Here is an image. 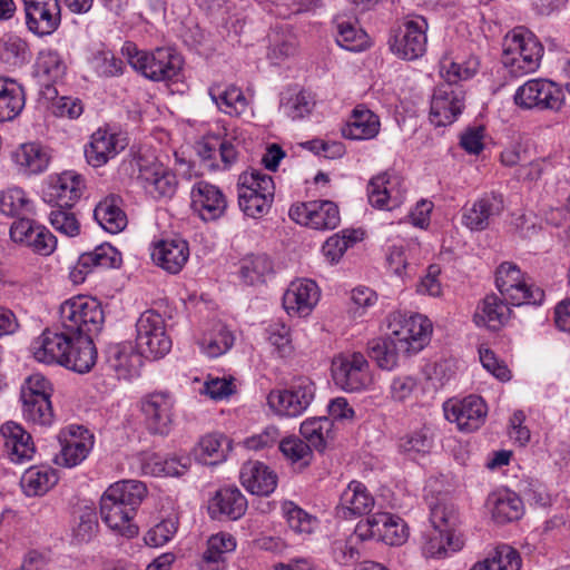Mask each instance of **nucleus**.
<instances>
[{
	"mask_svg": "<svg viewBox=\"0 0 570 570\" xmlns=\"http://www.w3.org/2000/svg\"><path fill=\"white\" fill-rule=\"evenodd\" d=\"M495 285L501 297L487 295L478 306L474 321L479 326L497 331L510 318L509 305H540L544 299V291L535 286L517 264L503 262L495 273Z\"/></svg>",
	"mask_w": 570,
	"mask_h": 570,
	"instance_id": "1",
	"label": "nucleus"
},
{
	"mask_svg": "<svg viewBox=\"0 0 570 570\" xmlns=\"http://www.w3.org/2000/svg\"><path fill=\"white\" fill-rule=\"evenodd\" d=\"M387 337L373 338L367 344V353L382 370L396 366L400 355L420 352L430 341L432 324L421 314L405 315L392 313L389 317Z\"/></svg>",
	"mask_w": 570,
	"mask_h": 570,
	"instance_id": "2",
	"label": "nucleus"
},
{
	"mask_svg": "<svg viewBox=\"0 0 570 570\" xmlns=\"http://www.w3.org/2000/svg\"><path fill=\"white\" fill-rule=\"evenodd\" d=\"M501 62L513 77L538 70L543 56V46L537 36L524 27L514 28L503 40Z\"/></svg>",
	"mask_w": 570,
	"mask_h": 570,
	"instance_id": "3",
	"label": "nucleus"
},
{
	"mask_svg": "<svg viewBox=\"0 0 570 570\" xmlns=\"http://www.w3.org/2000/svg\"><path fill=\"white\" fill-rule=\"evenodd\" d=\"M121 53L129 65L153 81H166L177 77L183 68L181 56L173 48L161 47L153 51L138 50L131 41L122 45Z\"/></svg>",
	"mask_w": 570,
	"mask_h": 570,
	"instance_id": "4",
	"label": "nucleus"
},
{
	"mask_svg": "<svg viewBox=\"0 0 570 570\" xmlns=\"http://www.w3.org/2000/svg\"><path fill=\"white\" fill-rule=\"evenodd\" d=\"M60 325L73 336L94 338L104 325L105 314L100 302L78 295L65 301L59 308Z\"/></svg>",
	"mask_w": 570,
	"mask_h": 570,
	"instance_id": "5",
	"label": "nucleus"
},
{
	"mask_svg": "<svg viewBox=\"0 0 570 570\" xmlns=\"http://www.w3.org/2000/svg\"><path fill=\"white\" fill-rule=\"evenodd\" d=\"M316 386L307 376L294 377L287 387L272 390L267 395L269 407L278 415L297 417L311 405Z\"/></svg>",
	"mask_w": 570,
	"mask_h": 570,
	"instance_id": "6",
	"label": "nucleus"
},
{
	"mask_svg": "<svg viewBox=\"0 0 570 570\" xmlns=\"http://www.w3.org/2000/svg\"><path fill=\"white\" fill-rule=\"evenodd\" d=\"M560 85L546 78H534L521 85L513 96L514 104L523 110L559 111L564 105Z\"/></svg>",
	"mask_w": 570,
	"mask_h": 570,
	"instance_id": "7",
	"label": "nucleus"
},
{
	"mask_svg": "<svg viewBox=\"0 0 570 570\" xmlns=\"http://www.w3.org/2000/svg\"><path fill=\"white\" fill-rule=\"evenodd\" d=\"M136 345L145 357L158 360L167 355L173 346L161 314L147 309L136 322Z\"/></svg>",
	"mask_w": 570,
	"mask_h": 570,
	"instance_id": "8",
	"label": "nucleus"
},
{
	"mask_svg": "<svg viewBox=\"0 0 570 570\" xmlns=\"http://www.w3.org/2000/svg\"><path fill=\"white\" fill-rule=\"evenodd\" d=\"M332 377L346 392H360L371 383L368 363L360 352L341 353L332 361Z\"/></svg>",
	"mask_w": 570,
	"mask_h": 570,
	"instance_id": "9",
	"label": "nucleus"
},
{
	"mask_svg": "<svg viewBox=\"0 0 570 570\" xmlns=\"http://www.w3.org/2000/svg\"><path fill=\"white\" fill-rule=\"evenodd\" d=\"M288 215L296 223L317 230L334 229L341 222L338 206L332 200L295 204Z\"/></svg>",
	"mask_w": 570,
	"mask_h": 570,
	"instance_id": "10",
	"label": "nucleus"
},
{
	"mask_svg": "<svg viewBox=\"0 0 570 570\" xmlns=\"http://www.w3.org/2000/svg\"><path fill=\"white\" fill-rule=\"evenodd\" d=\"M428 22L417 17L405 21L390 40L393 53L404 60H415L422 57L426 50Z\"/></svg>",
	"mask_w": 570,
	"mask_h": 570,
	"instance_id": "11",
	"label": "nucleus"
},
{
	"mask_svg": "<svg viewBox=\"0 0 570 570\" xmlns=\"http://www.w3.org/2000/svg\"><path fill=\"white\" fill-rule=\"evenodd\" d=\"M465 94L461 86L440 85L432 96L430 120L436 127L451 125L464 108Z\"/></svg>",
	"mask_w": 570,
	"mask_h": 570,
	"instance_id": "12",
	"label": "nucleus"
},
{
	"mask_svg": "<svg viewBox=\"0 0 570 570\" xmlns=\"http://www.w3.org/2000/svg\"><path fill=\"white\" fill-rule=\"evenodd\" d=\"M443 410L446 420L456 423L458 429L463 432L478 430L484 423L488 413L484 401L478 395L450 400L444 403Z\"/></svg>",
	"mask_w": 570,
	"mask_h": 570,
	"instance_id": "13",
	"label": "nucleus"
},
{
	"mask_svg": "<svg viewBox=\"0 0 570 570\" xmlns=\"http://www.w3.org/2000/svg\"><path fill=\"white\" fill-rule=\"evenodd\" d=\"M72 334L61 327L58 330L47 328L31 344L33 357L43 364L61 365L66 362L67 351L72 343Z\"/></svg>",
	"mask_w": 570,
	"mask_h": 570,
	"instance_id": "14",
	"label": "nucleus"
},
{
	"mask_svg": "<svg viewBox=\"0 0 570 570\" xmlns=\"http://www.w3.org/2000/svg\"><path fill=\"white\" fill-rule=\"evenodd\" d=\"M29 31L39 37L53 33L61 22L58 0H22Z\"/></svg>",
	"mask_w": 570,
	"mask_h": 570,
	"instance_id": "15",
	"label": "nucleus"
},
{
	"mask_svg": "<svg viewBox=\"0 0 570 570\" xmlns=\"http://www.w3.org/2000/svg\"><path fill=\"white\" fill-rule=\"evenodd\" d=\"M175 401L169 393L154 392L141 399L147 429L153 434L167 435L173 422Z\"/></svg>",
	"mask_w": 570,
	"mask_h": 570,
	"instance_id": "16",
	"label": "nucleus"
},
{
	"mask_svg": "<svg viewBox=\"0 0 570 570\" xmlns=\"http://www.w3.org/2000/svg\"><path fill=\"white\" fill-rule=\"evenodd\" d=\"M191 208L205 222L224 216L227 199L219 187L205 180L197 181L190 191Z\"/></svg>",
	"mask_w": 570,
	"mask_h": 570,
	"instance_id": "17",
	"label": "nucleus"
},
{
	"mask_svg": "<svg viewBox=\"0 0 570 570\" xmlns=\"http://www.w3.org/2000/svg\"><path fill=\"white\" fill-rule=\"evenodd\" d=\"M504 208L503 197L500 194H485L471 206L462 209V224L472 232L487 229L491 222L501 215Z\"/></svg>",
	"mask_w": 570,
	"mask_h": 570,
	"instance_id": "18",
	"label": "nucleus"
},
{
	"mask_svg": "<svg viewBox=\"0 0 570 570\" xmlns=\"http://www.w3.org/2000/svg\"><path fill=\"white\" fill-rule=\"evenodd\" d=\"M141 352L130 342L110 343L105 351V362L118 379L130 380L139 375L142 366Z\"/></svg>",
	"mask_w": 570,
	"mask_h": 570,
	"instance_id": "19",
	"label": "nucleus"
},
{
	"mask_svg": "<svg viewBox=\"0 0 570 570\" xmlns=\"http://www.w3.org/2000/svg\"><path fill=\"white\" fill-rule=\"evenodd\" d=\"M83 180L75 171H63L51 178L45 200L52 207H72L81 197Z\"/></svg>",
	"mask_w": 570,
	"mask_h": 570,
	"instance_id": "20",
	"label": "nucleus"
},
{
	"mask_svg": "<svg viewBox=\"0 0 570 570\" xmlns=\"http://www.w3.org/2000/svg\"><path fill=\"white\" fill-rule=\"evenodd\" d=\"M402 179L394 174L382 173L367 185L368 202L380 209H392L403 199Z\"/></svg>",
	"mask_w": 570,
	"mask_h": 570,
	"instance_id": "21",
	"label": "nucleus"
},
{
	"mask_svg": "<svg viewBox=\"0 0 570 570\" xmlns=\"http://www.w3.org/2000/svg\"><path fill=\"white\" fill-rule=\"evenodd\" d=\"M189 257V245L180 237L165 238L156 242L151 258L157 266L169 274H178Z\"/></svg>",
	"mask_w": 570,
	"mask_h": 570,
	"instance_id": "22",
	"label": "nucleus"
},
{
	"mask_svg": "<svg viewBox=\"0 0 570 570\" xmlns=\"http://www.w3.org/2000/svg\"><path fill=\"white\" fill-rule=\"evenodd\" d=\"M138 179L154 198L171 197L176 193V175L163 164L156 161L149 165L140 164Z\"/></svg>",
	"mask_w": 570,
	"mask_h": 570,
	"instance_id": "23",
	"label": "nucleus"
},
{
	"mask_svg": "<svg viewBox=\"0 0 570 570\" xmlns=\"http://www.w3.org/2000/svg\"><path fill=\"white\" fill-rule=\"evenodd\" d=\"M135 514L132 508L120 504L105 491L100 499V515L108 528L122 537L134 538L138 534V527L131 522Z\"/></svg>",
	"mask_w": 570,
	"mask_h": 570,
	"instance_id": "24",
	"label": "nucleus"
},
{
	"mask_svg": "<svg viewBox=\"0 0 570 570\" xmlns=\"http://www.w3.org/2000/svg\"><path fill=\"white\" fill-rule=\"evenodd\" d=\"M318 298V286L314 281H295L284 293L283 305L289 314L307 316L317 304Z\"/></svg>",
	"mask_w": 570,
	"mask_h": 570,
	"instance_id": "25",
	"label": "nucleus"
},
{
	"mask_svg": "<svg viewBox=\"0 0 570 570\" xmlns=\"http://www.w3.org/2000/svg\"><path fill=\"white\" fill-rule=\"evenodd\" d=\"M121 264V254L108 243L100 244L94 250L79 256L77 267L71 273L73 282L85 281V275L95 268H116Z\"/></svg>",
	"mask_w": 570,
	"mask_h": 570,
	"instance_id": "26",
	"label": "nucleus"
},
{
	"mask_svg": "<svg viewBox=\"0 0 570 570\" xmlns=\"http://www.w3.org/2000/svg\"><path fill=\"white\" fill-rule=\"evenodd\" d=\"M247 510V500L236 487L219 489L210 500L208 511L213 519L238 520Z\"/></svg>",
	"mask_w": 570,
	"mask_h": 570,
	"instance_id": "27",
	"label": "nucleus"
},
{
	"mask_svg": "<svg viewBox=\"0 0 570 570\" xmlns=\"http://www.w3.org/2000/svg\"><path fill=\"white\" fill-rule=\"evenodd\" d=\"M239 478L243 487L256 495H269L277 485L275 472L258 461L244 463Z\"/></svg>",
	"mask_w": 570,
	"mask_h": 570,
	"instance_id": "28",
	"label": "nucleus"
},
{
	"mask_svg": "<svg viewBox=\"0 0 570 570\" xmlns=\"http://www.w3.org/2000/svg\"><path fill=\"white\" fill-rule=\"evenodd\" d=\"M0 432L4 439V449L12 462L21 463L32 458L35 453L32 438L20 424L9 421L2 424Z\"/></svg>",
	"mask_w": 570,
	"mask_h": 570,
	"instance_id": "29",
	"label": "nucleus"
},
{
	"mask_svg": "<svg viewBox=\"0 0 570 570\" xmlns=\"http://www.w3.org/2000/svg\"><path fill=\"white\" fill-rule=\"evenodd\" d=\"M430 521L433 529L445 531L446 543L453 552L461 550L463 540L455 533V527L459 524V514L453 503L440 501L432 505Z\"/></svg>",
	"mask_w": 570,
	"mask_h": 570,
	"instance_id": "30",
	"label": "nucleus"
},
{
	"mask_svg": "<svg viewBox=\"0 0 570 570\" xmlns=\"http://www.w3.org/2000/svg\"><path fill=\"white\" fill-rule=\"evenodd\" d=\"M380 131V119L364 106H356L346 125L342 128V135L353 140L374 138Z\"/></svg>",
	"mask_w": 570,
	"mask_h": 570,
	"instance_id": "31",
	"label": "nucleus"
},
{
	"mask_svg": "<svg viewBox=\"0 0 570 570\" xmlns=\"http://www.w3.org/2000/svg\"><path fill=\"white\" fill-rule=\"evenodd\" d=\"M121 149H124V145L119 146L116 135L98 129L92 134L89 145L85 148V157L92 167H100Z\"/></svg>",
	"mask_w": 570,
	"mask_h": 570,
	"instance_id": "32",
	"label": "nucleus"
},
{
	"mask_svg": "<svg viewBox=\"0 0 570 570\" xmlns=\"http://www.w3.org/2000/svg\"><path fill=\"white\" fill-rule=\"evenodd\" d=\"M374 504L366 488L357 481H352L343 491L337 507V513L347 519L367 513Z\"/></svg>",
	"mask_w": 570,
	"mask_h": 570,
	"instance_id": "33",
	"label": "nucleus"
},
{
	"mask_svg": "<svg viewBox=\"0 0 570 570\" xmlns=\"http://www.w3.org/2000/svg\"><path fill=\"white\" fill-rule=\"evenodd\" d=\"M120 204L119 196L109 195L100 200L94 210L96 222L110 234H118L127 226V216Z\"/></svg>",
	"mask_w": 570,
	"mask_h": 570,
	"instance_id": "34",
	"label": "nucleus"
},
{
	"mask_svg": "<svg viewBox=\"0 0 570 570\" xmlns=\"http://www.w3.org/2000/svg\"><path fill=\"white\" fill-rule=\"evenodd\" d=\"M488 507L492 519L499 524L517 521L523 514L522 500L511 491L492 493L488 498Z\"/></svg>",
	"mask_w": 570,
	"mask_h": 570,
	"instance_id": "35",
	"label": "nucleus"
},
{
	"mask_svg": "<svg viewBox=\"0 0 570 570\" xmlns=\"http://www.w3.org/2000/svg\"><path fill=\"white\" fill-rule=\"evenodd\" d=\"M97 362V350L94 338L72 336V343L67 351L63 366L77 373H88Z\"/></svg>",
	"mask_w": 570,
	"mask_h": 570,
	"instance_id": "36",
	"label": "nucleus"
},
{
	"mask_svg": "<svg viewBox=\"0 0 570 570\" xmlns=\"http://www.w3.org/2000/svg\"><path fill=\"white\" fill-rule=\"evenodd\" d=\"M232 451V441L220 433H210L203 436L194 449L197 461L203 464L215 465L226 460Z\"/></svg>",
	"mask_w": 570,
	"mask_h": 570,
	"instance_id": "37",
	"label": "nucleus"
},
{
	"mask_svg": "<svg viewBox=\"0 0 570 570\" xmlns=\"http://www.w3.org/2000/svg\"><path fill=\"white\" fill-rule=\"evenodd\" d=\"M24 102L23 88L10 78L0 77V121H10L19 116Z\"/></svg>",
	"mask_w": 570,
	"mask_h": 570,
	"instance_id": "38",
	"label": "nucleus"
},
{
	"mask_svg": "<svg viewBox=\"0 0 570 570\" xmlns=\"http://www.w3.org/2000/svg\"><path fill=\"white\" fill-rule=\"evenodd\" d=\"M19 170L26 175L40 174L47 169L50 160L48 151L38 144H23L12 155Z\"/></svg>",
	"mask_w": 570,
	"mask_h": 570,
	"instance_id": "39",
	"label": "nucleus"
},
{
	"mask_svg": "<svg viewBox=\"0 0 570 570\" xmlns=\"http://www.w3.org/2000/svg\"><path fill=\"white\" fill-rule=\"evenodd\" d=\"M333 421L327 416L309 417L302 422L299 432L311 449L323 452L333 441Z\"/></svg>",
	"mask_w": 570,
	"mask_h": 570,
	"instance_id": "40",
	"label": "nucleus"
},
{
	"mask_svg": "<svg viewBox=\"0 0 570 570\" xmlns=\"http://www.w3.org/2000/svg\"><path fill=\"white\" fill-rule=\"evenodd\" d=\"M57 482L56 470L47 465L29 468L20 480L23 492L29 497L47 493Z\"/></svg>",
	"mask_w": 570,
	"mask_h": 570,
	"instance_id": "41",
	"label": "nucleus"
},
{
	"mask_svg": "<svg viewBox=\"0 0 570 570\" xmlns=\"http://www.w3.org/2000/svg\"><path fill=\"white\" fill-rule=\"evenodd\" d=\"M208 92L219 110L227 115L238 116L246 110L247 100L238 87L229 86L223 88L219 85H215L209 88Z\"/></svg>",
	"mask_w": 570,
	"mask_h": 570,
	"instance_id": "42",
	"label": "nucleus"
},
{
	"mask_svg": "<svg viewBox=\"0 0 570 570\" xmlns=\"http://www.w3.org/2000/svg\"><path fill=\"white\" fill-rule=\"evenodd\" d=\"M106 492L120 504L132 508V512L136 513L137 508L147 494V488L141 481L124 480L110 485Z\"/></svg>",
	"mask_w": 570,
	"mask_h": 570,
	"instance_id": "43",
	"label": "nucleus"
},
{
	"mask_svg": "<svg viewBox=\"0 0 570 570\" xmlns=\"http://www.w3.org/2000/svg\"><path fill=\"white\" fill-rule=\"evenodd\" d=\"M86 433L88 432L86 431ZM92 446L94 435L87 434L81 438L72 436L62 445L60 453L56 458V462L66 468H73L88 456Z\"/></svg>",
	"mask_w": 570,
	"mask_h": 570,
	"instance_id": "44",
	"label": "nucleus"
},
{
	"mask_svg": "<svg viewBox=\"0 0 570 570\" xmlns=\"http://www.w3.org/2000/svg\"><path fill=\"white\" fill-rule=\"evenodd\" d=\"M274 200L273 188L269 181L265 180L263 194L256 191H238V204L246 216L258 218L267 214Z\"/></svg>",
	"mask_w": 570,
	"mask_h": 570,
	"instance_id": "45",
	"label": "nucleus"
},
{
	"mask_svg": "<svg viewBox=\"0 0 570 570\" xmlns=\"http://www.w3.org/2000/svg\"><path fill=\"white\" fill-rule=\"evenodd\" d=\"M273 273V262L266 254H250L240 261L239 275L247 285L264 283Z\"/></svg>",
	"mask_w": 570,
	"mask_h": 570,
	"instance_id": "46",
	"label": "nucleus"
},
{
	"mask_svg": "<svg viewBox=\"0 0 570 570\" xmlns=\"http://www.w3.org/2000/svg\"><path fill=\"white\" fill-rule=\"evenodd\" d=\"M31 59L28 42L18 36H8L0 40V62L8 67H22Z\"/></svg>",
	"mask_w": 570,
	"mask_h": 570,
	"instance_id": "47",
	"label": "nucleus"
},
{
	"mask_svg": "<svg viewBox=\"0 0 570 570\" xmlns=\"http://www.w3.org/2000/svg\"><path fill=\"white\" fill-rule=\"evenodd\" d=\"M379 541L389 546H401L407 539L409 532L405 522L387 512H379Z\"/></svg>",
	"mask_w": 570,
	"mask_h": 570,
	"instance_id": "48",
	"label": "nucleus"
},
{
	"mask_svg": "<svg viewBox=\"0 0 570 570\" xmlns=\"http://www.w3.org/2000/svg\"><path fill=\"white\" fill-rule=\"evenodd\" d=\"M0 213L16 218L32 216L33 206L22 189L10 188L0 191Z\"/></svg>",
	"mask_w": 570,
	"mask_h": 570,
	"instance_id": "49",
	"label": "nucleus"
},
{
	"mask_svg": "<svg viewBox=\"0 0 570 570\" xmlns=\"http://www.w3.org/2000/svg\"><path fill=\"white\" fill-rule=\"evenodd\" d=\"M314 106L315 100L312 94L305 90L288 91L281 100V108L284 114L293 120L302 119L309 115Z\"/></svg>",
	"mask_w": 570,
	"mask_h": 570,
	"instance_id": "50",
	"label": "nucleus"
},
{
	"mask_svg": "<svg viewBox=\"0 0 570 570\" xmlns=\"http://www.w3.org/2000/svg\"><path fill=\"white\" fill-rule=\"evenodd\" d=\"M283 512L289 528L299 534H311L318 525L317 519L296 505L294 502H285Z\"/></svg>",
	"mask_w": 570,
	"mask_h": 570,
	"instance_id": "51",
	"label": "nucleus"
},
{
	"mask_svg": "<svg viewBox=\"0 0 570 570\" xmlns=\"http://www.w3.org/2000/svg\"><path fill=\"white\" fill-rule=\"evenodd\" d=\"M360 239L357 230H344L342 235L331 236L323 245L322 252L328 262L337 263L344 253Z\"/></svg>",
	"mask_w": 570,
	"mask_h": 570,
	"instance_id": "52",
	"label": "nucleus"
},
{
	"mask_svg": "<svg viewBox=\"0 0 570 570\" xmlns=\"http://www.w3.org/2000/svg\"><path fill=\"white\" fill-rule=\"evenodd\" d=\"M278 448L292 463H298L299 466H307L311 463L313 456L311 445L298 436H288L281 440Z\"/></svg>",
	"mask_w": 570,
	"mask_h": 570,
	"instance_id": "53",
	"label": "nucleus"
},
{
	"mask_svg": "<svg viewBox=\"0 0 570 570\" xmlns=\"http://www.w3.org/2000/svg\"><path fill=\"white\" fill-rule=\"evenodd\" d=\"M21 402L22 414L28 422L43 426L52 423L53 412L50 399L40 397Z\"/></svg>",
	"mask_w": 570,
	"mask_h": 570,
	"instance_id": "54",
	"label": "nucleus"
},
{
	"mask_svg": "<svg viewBox=\"0 0 570 570\" xmlns=\"http://www.w3.org/2000/svg\"><path fill=\"white\" fill-rule=\"evenodd\" d=\"M337 43L350 51H362L367 47V35L353 23L342 21L337 23Z\"/></svg>",
	"mask_w": 570,
	"mask_h": 570,
	"instance_id": "55",
	"label": "nucleus"
},
{
	"mask_svg": "<svg viewBox=\"0 0 570 570\" xmlns=\"http://www.w3.org/2000/svg\"><path fill=\"white\" fill-rule=\"evenodd\" d=\"M236 548L235 538L229 533H217L207 541V548L203 553V560L207 563H218L224 560V556L234 551Z\"/></svg>",
	"mask_w": 570,
	"mask_h": 570,
	"instance_id": "56",
	"label": "nucleus"
},
{
	"mask_svg": "<svg viewBox=\"0 0 570 570\" xmlns=\"http://www.w3.org/2000/svg\"><path fill=\"white\" fill-rule=\"evenodd\" d=\"M71 208L72 207H53L49 215L51 226L58 233L68 237H75L80 233V223L76 214L71 212Z\"/></svg>",
	"mask_w": 570,
	"mask_h": 570,
	"instance_id": "57",
	"label": "nucleus"
},
{
	"mask_svg": "<svg viewBox=\"0 0 570 570\" xmlns=\"http://www.w3.org/2000/svg\"><path fill=\"white\" fill-rule=\"evenodd\" d=\"M52 393L51 383L40 373H35L28 376L21 386L20 399L32 400V399H50Z\"/></svg>",
	"mask_w": 570,
	"mask_h": 570,
	"instance_id": "58",
	"label": "nucleus"
},
{
	"mask_svg": "<svg viewBox=\"0 0 570 570\" xmlns=\"http://www.w3.org/2000/svg\"><path fill=\"white\" fill-rule=\"evenodd\" d=\"M177 531V520L166 519L157 523L145 534V542L149 547L166 544Z\"/></svg>",
	"mask_w": 570,
	"mask_h": 570,
	"instance_id": "59",
	"label": "nucleus"
},
{
	"mask_svg": "<svg viewBox=\"0 0 570 570\" xmlns=\"http://www.w3.org/2000/svg\"><path fill=\"white\" fill-rule=\"evenodd\" d=\"M234 342V337L229 331L220 326L216 336L205 337L200 345L204 352L210 357H217L227 352Z\"/></svg>",
	"mask_w": 570,
	"mask_h": 570,
	"instance_id": "60",
	"label": "nucleus"
},
{
	"mask_svg": "<svg viewBox=\"0 0 570 570\" xmlns=\"http://www.w3.org/2000/svg\"><path fill=\"white\" fill-rule=\"evenodd\" d=\"M399 448L409 455L424 454L430 452L432 440L425 431H415L400 439Z\"/></svg>",
	"mask_w": 570,
	"mask_h": 570,
	"instance_id": "61",
	"label": "nucleus"
},
{
	"mask_svg": "<svg viewBox=\"0 0 570 570\" xmlns=\"http://www.w3.org/2000/svg\"><path fill=\"white\" fill-rule=\"evenodd\" d=\"M98 529L97 513L94 509L87 508L79 515V521L73 528V537L78 542H88Z\"/></svg>",
	"mask_w": 570,
	"mask_h": 570,
	"instance_id": "62",
	"label": "nucleus"
},
{
	"mask_svg": "<svg viewBox=\"0 0 570 570\" xmlns=\"http://www.w3.org/2000/svg\"><path fill=\"white\" fill-rule=\"evenodd\" d=\"M453 552L446 543V533L444 530L432 529L425 535L423 552L431 558H444L448 552Z\"/></svg>",
	"mask_w": 570,
	"mask_h": 570,
	"instance_id": "63",
	"label": "nucleus"
},
{
	"mask_svg": "<svg viewBox=\"0 0 570 570\" xmlns=\"http://www.w3.org/2000/svg\"><path fill=\"white\" fill-rule=\"evenodd\" d=\"M492 559L495 562L497 570H520L521 557L519 552L508 546H498L492 554Z\"/></svg>",
	"mask_w": 570,
	"mask_h": 570,
	"instance_id": "64",
	"label": "nucleus"
}]
</instances>
